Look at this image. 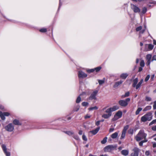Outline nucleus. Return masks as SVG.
I'll use <instances>...</instances> for the list:
<instances>
[{"mask_svg": "<svg viewBox=\"0 0 156 156\" xmlns=\"http://www.w3.org/2000/svg\"><path fill=\"white\" fill-rule=\"evenodd\" d=\"M119 108V107L117 105H114L112 108L107 109L105 112L108 113V114H104L102 115V117L105 119H107L109 118L112 115V112L115 111Z\"/></svg>", "mask_w": 156, "mask_h": 156, "instance_id": "obj_1", "label": "nucleus"}, {"mask_svg": "<svg viewBox=\"0 0 156 156\" xmlns=\"http://www.w3.org/2000/svg\"><path fill=\"white\" fill-rule=\"evenodd\" d=\"M117 147V145H110L106 146L104 148L105 152H111L112 151L115 150Z\"/></svg>", "mask_w": 156, "mask_h": 156, "instance_id": "obj_2", "label": "nucleus"}, {"mask_svg": "<svg viewBox=\"0 0 156 156\" xmlns=\"http://www.w3.org/2000/svg\"><path fill=\"white\" fill-rule=\"evenodd\" d=\"M99 89L94 90L91 94L90 96L88 98V99L90 100H97V98L96 96L98 94Z\"/></svg>", "mask_w": 156, "mask_h": 156, "instance_id": "obj_3", "label": "nucleus"}, {"mask_svg": "<svg viewBox=\"0 0 156 156\" xmlns=\"http://www.w3.org/2000/svg\"><path fill=\"white\" fill-rule=\"evenodd\" d=\"M145 137V134L144 133V131L140 130L138 133L136 137V139L137 141L143 139Z\"/></svg>", "mask_w": 156, "mask_h": 156, "instance_id": "obj_4", "label": "nucleus"}, {"mask_svg": "<svg viewBox=\"0 0 156 156\" xmlns=\"http://www.w3.org/2000/svg\"><path fill=\"white\" fill-rule=\"evenodd\" d=\"M130 99L129 98H127L125 100H119L118 103L121 106L125 107L128 105V102L130 101Z\"/></svg>", "mask_w": 156, "mask_h": 156, "instance_id": "obj_5", "label": "nucleus"}, {"mask_svg": "<svg viewBox=\"0 0 156 156\" xmlns=\"http://www.w3.org/2000/svg\"><path fill=\"white\" fill-rule=\"evenodd\" d=\"M77 75L80 83L81 80L86 78L87 76V74L84 73L83 71L80 70L78 71Z\"/></svg>", "mask_w": 156, "mask_h": 156, "instance_id": "obj_6", "label": "nucleus"}, {"mask_svg": "<svg viewBox=\"0 0 156 156\" xmlns=\"http://www.w3.org/2000/svg\"><path fill=\"white\" fill-rule=\"evenodd\" d=\"M122 113L121 111H119L115 115L114 117L112 119V120L114 121L122 117Z\"/></svg>", "mask_w": 156, "mask_h": 156, "instance_id": "obj_7", "label": "nucleus"}, {"mask_svg": "<svg viewBox=\"0 0 156 156\" xmlns=\"http://www.w3.org/2000/svg\"><path fill=\"white\" fill-rule=\"evenodd\" d=\"M5 129L8 132H12L14 130V126L12 123H9L5 126Z\"/></svg>", "mask_w": 156, "mask_h": 156, "instance_id": "obj_8", "label": "nucleus"}, {"mask_svg": "<svg viewBox=\"0 0 156 156\" xmlns=\"http://www.w3.org/2000/svg\"><path fill=\"white\" fill-rule=\"evenodd\" d=\"M146 28V26L144 25V28H143L142 26H140L139 27H136V32H139V37L141 35L143 34L145 31Z\"/></svg>", "mask_w": 156, "mask_h": 156, "instance_id": "obj_9", "label": "nucleus"}, {"mask_svg": "<svg viewBox=\"0 0 156 156\" xmlns=\"http://www.w3.org/2000/svg\"><path fill=\"white\" fill-rule=\"evenodd\" d=\"M147 60L148 65H149L151 61L154 60H156V55L154 56L151 59V55H147Z\"/></svg>", "mask_w": 156, "mask_h": 156, "instance_id": "obj_10", "label": "nucleus"}, {"mask_svg": "<svg viewBox=\"0 0 156 156\" xmlns=\"http://www.w3.org/2000/svg\"><path fill=\"white\" fill-rule=\"evenodd\" d=\"M130 5L131 9L134 12H140V9L136 5L132 4H131Z\"/></svg>", "mask_w": 156, "mask_h": 156, "instance_id": "obj_11", "label": "nucleus"}, {"mask_svg": "<svg viewBox=\"0 0 156 156\" xmlns=\"http://www.w3.org/2000/svg\"><path fill=\"white\" fill-rule=\"evenodd\" d=\"M1 146L3 151L6 156H10V153L9 152L7 151V148L6 145L4 144H2Z\"/></svg>", "mask_w": 156, "mask_h": 156, "instance_id": "obj_12", "label": "nucleus"}, {"mask_svg": "<svg viewBox=\"0 0 156 156\" xmlns=\"http://www.w3.org/2000/svg\"><path fill=\"white\" fill-rule=\"evenodd\" d=\"M133 151L134 153H131V156H138L139 153L140 151V149L137 147H135Z\"/></svg>", "mask_w": 156, "mask_h": 156, "instance_id": "obj_13", "label": "nucleus"}, {"mask_svg": "<svg viewBox=\"0 0 156 156\" xmlns=\"http://www.w3.org/2000/svg\"><path fill=\"white\" fill-rule=\"evenodd\" d=\"M123 81L122 80H120V81H117L115 83L113 86V87L115 88L118 87L121 84Z\"/></svg>", "mask_w": 156, "mask_h": 156, "instance_id": "obj_14", "label": "nucleus"}, {"mask_svg": "<svg viewBox=\"0 0 156 156\" xmlns=\"http://www.w3.org/2000/svg\"><path fill=\"white\" fill-rule=\"evenodd\" d=\"M13 125L17 126H21L22 124L18 119H15L13 120L12 121Z\"/></svg>", "mask_w": 156, "mask_h": 156, "instance_id": "obj_15", "label": "nucleus"}, {"mask_svg": "<svg viewBox=\"0 0 156 156\" xmlns=\"http://www.w3.org/2000/svg\"><path fill=\"white\" fill-rule=\"evenodd\" d=\"M100 129V127H98L94 130L90 131L89 133H91L93 135H95L98 133Z\"/></svg>", "mask_w": 156, "mask_h": 156, "instance_id": "obj_16", "label": "nucleus"}, {"mask_svg": "<svg viewBox=\"0 0 156 156\" xmlns=\"http://www.w3.org/2000/svg\"><path fill=\"white\" fill-rule=\"evenodd\" d=\"M138 82V79L137 78H136L133 80V83L132 86L133 87H135L136 89L137 83Z\"/></svg>", "mask_w": 156, "mask_h": 156, "instance_id": "obj_17", "label": "nucleus"}, {"mask_svg": "<svg viewBox=\"0 0 156 156\" xmlns=\"http://www.w3.org/2000/svg\"><path fill=\"white\" fill-rule=\"evenodd\" d=\"M152 119V113L151 112L147 113V120L150 121Z\"/></svg>", "mask_w": 156, "mask_h": 156, "instance_id": "obj_18", "label": "nucleus"}, {"mask_svg": "<svg viewBox=\"0 0 156 156\" xmlns=\"http://www.w3.org/2000/svg\"><path fill=\"white\" fill-rule=\"evenodd\" d=\"M128 76V75L127 73H123L121 74L120 75V78L122 79H125Z\"/></svg>", "mask_w": 156, "mask_h": 156, "instance_id": "obj_19", "label": "nucleus"}, {"mask_svg": "<svg viewBox=\"0 0 156 156\" xmlns=\"http://www.w3.org/2000/svg\"><path fill=\"white\" fill-rule=\"evenodd\" d=\"M119 132H115L111 135V137L113 139L116 138L118 135Z\"/></svg>", "mask_w": 156, "mask_h": 156, "instance_id": "obj_20", "label": "nucleus"}, {"mask_svg": "<svg viewBox=\"0 0 156 156\" xmlns=\"http://www.w3.org/2000/svg\"><path fill=\"white\" fill-rule=\"evenodd\" d=\"M121 154L124 156H127L129 154V151L126 150H122L121 151Z\"/></svg>", "mask_w": 156, "mask_h": 156, "instance_id": "obj_21", "label": "nucleus"}, {"mask_svg": "<svg viewBox=\"0 0 156 156\" xmlns=\"http://www.w3.org/2000/svg\"><path fill=\"white\" fill-rule=\"evenodd\" d=\"M0 117L2 120H4L5 119V116L3 112L0 111Z\"/></svg>", "mask_w": 156, "mask_h": 156, "instance_id": "obj_22", "label": "nucleus"}, {"mask_svg": "<svg viewBox=\"0 0 156 156\" xmlns=\"http://www.w3.org/2000/svg\"><path fill=\"white\" fill-rule=\"evenodd\" d=\"M146 121V114H145L143 116L141 117V118L140 122H145Z\"/></svg>", "mask_w": 156, "mask_h": 156, "instance_id": "obj_23", "label": "nucleus"}, {"mask_svg": "<svg viewBox=\"0 0 156 156\" xmlns=\"http://www.w3.org/2000/svg\"><path fill=\"white\" fill-rule=\"evenodd\" d=\"M143 81V80L141 79L139 83L137 84L136 89H138L140 87L141 84L142 83Z\"/></svg>", "mask_w": 156, "mask_h": 156, "instance_id": "obj_24", "label": "nucleus"}, {"mask_svg": "<svg viewBox=\"0 0 156 156\" xmlns=\"http://www.w3.org/2000/svg\"><path fill=\"white\" fill-rule=\"evenodd\" d=\"M64 132L69 135V136H71L74 134V133L72 131H65Z\"/></svg>", "mask_w": 156, "mask_h": 156, "instance_id": "obj_25", "label": "nucleus"}, {"mask_svg": "<svg viewBox=\"0 0 156 156\" xmlns=\"http://www.w3.org/2000/svg\"><path fill=\"white\" fill-rule=\"evenodd\" d=\"M129 128V126L128 125H127L124 127L122 131V132L126 133V131Z\"/></svg>", "mask_w": 156, "mask_h": 156, "instance_id": "obj_26", "label": "nucleus"}, {"mask_svg": "<svg viewBox=\"0 0 156 156\" xmlns=\"http://www.w3.org/2000/svg\"><path fill=\"white\" fill-rule=\"evenodd\" d=\"M129 95V92L128 91L125 93L124 95H122L121 96L122 98H124L128 97Z\"/></svg>", "mask_w": 156, "mask_h": 156, "instance_id": "obj_27", "label": "nucleus"}, {"mask_svg": "<svg viewBox=\"0 0 156 156\" xmlns=\"http://www.w3.org/2000/svg\"><path fill=\"white\" fill-rule=\"evenodd\" d=\"M107 137H105L101 141V143L102 144H104L106 143L107 141Z\"/></svg>", "mask_w": 156, "mask_h": 156, "instance_id": "obj_28", "label": "nucleus"}, {"mask_svg": "<svg viewBox=\"0 0 156 156\" xmlns=\"http://www.w3.org/2000/svg\"><path fill=\"white\" fill-rule=\"evenodd\" d=\"M40 32L41 33H45L47 31V29L45 28H42L39 30Z\"/></svg>", "mask_w": 156, "mask_h": 156, "instance_id": "obj_29", "label": "nucleus"}, {"mask_svg": "<svg viewBox=\"0 0 156 156\" xmlns=\"http://www.w3.org/2000/svg\"><path fill=\"white\" fill-rule=\"evenodd\" d=\"M142 109L141 108H139L136 112V115H138L139 113L142 110Z\"/></svg>", "mask_w": 156, "mask_h": 156, "instance_id": "obj_30", "label": "nucleus"}, {"mask_svg": "<svg viewBox=\"0 0 156 156\" xmlns=\"http://www.w3.org/2000/svg\"><path fill=\"white\" fill-rule=\"evenodd\" d=\"M126 133V132H122V134L120 138V139H122L125 137Z\"/></svg>", "mask_w": 156, "mask_h": 156, "instance_id": "obj_31", "label": "nucleus"}, {"mask_svg": "<svg viewBox=\"0 0 156 156\" xmlns=\"http://www.w3.org/2000/svg\"><path fill=\"white\" fill-rule=\"evenodd\" d=\"M101 69V66H98L95 68H94V71L96 72H99Z\"/></svg>", "mask_w": 156, "mask_h": 156, "instance_id": "obj_32", "label": "nucleus"}, {"mask_svg": "<svg viewBox=\"0 0 156 156\" xmlns=\"http://www.w3.org/2000/svg\"><path fill=\"white\" fill-rule=\"evenodd\" d=\"M81 101V98L80 97V95L77 98V99L76 101V102L77 103H79Z\"/></svg>", "mask_w": 156, "mask_h": 156, "instance_id": "obj_33", "label": "nucleus"}, {"mask_svg": "<svg viewBox=\"0 0 156 156\" xmlns=\"http://www.w3.org/2000/svg\"><path fill=\"white\" fill-rule=\"evenodd\" d=\"M73 137L74 139L76 140H80L79 136L77 135H73Z\"/></svg>", "mask_w": 156, "mask_h": 156, "instance_id": "obj_34", "label": "nucleus"}, {"mask_svg": "<svg viewBox=\"0 0 156 156\" xmlns=\"http://www.w3.org/2000/svg\"><path fill=\"white\" fill-rule=\"evenodd\" d=\"M154 47V45L152 44H149L148 46V49L149 50H151Z\"/></svg>", "mask_w": 156, "mask_h": 156, "instance_id": "obj_35", "label": "nucleus"}, {"mask_svg": "<svg viewBox=\"0 0 156 156\" xmlns=\"http://www.w3.org/2000/svg\"><path fill=\"white\" fill-rule=\"evenodd\" d=\"M98 109V108L97 106H95L94 107H91L89 108L90 110H97Z\"/></svg>", "mask_w": 156, "mask_h": 156, "instance_id": "obj_36", "label": "nucleus"}, {"mask_svg": "<svg viewBox=\"0 0 156 156\" xmlns=\"http://www.w3.org/2000/svg\"><path fill=\"white\" fill-rule=\"evenodd\" d=\"M98 82L99 84L101 85L105 83V80H98Z\"/></svg>", "mask_w": 156, "mask_h": 156, "instance_id": "obj_37", "label": "nucleus"}, {"mask_svg": "<svg viewBox=\"0 0 156 156\" xmlns=\"http://www.w3.org/2000/svg\"><path fill=\"white\" fill-rule=\"evenodd\" d=\"M140 66L144 67L145 65L144 61L143 60H142L140 63Z\"/></svg>", "mask_w": 156, "mask_h": 156, "instance_id": "obj_38", "label": "nucleus"}, {"mask_svg": "<svg viewBox=\"0 0 156 156\" xmlns=\"http://www.w3.org/2000/svg\"><path fill=\"white\" fill-rule=\"evenodd\" d=\"M87 73H93L94 71V69H87Z\"/></svg>", "mask_w": 156, "mask_h": 156, "instance_id": "obj_39", "label": "nucleus"}, {"mask_svg": "<svg viewBox=\"0 0 156 156\" xmlns=\"http://www.w3.org/2000/svg\"><path fill=\"white\" fill-rule=\"evenodd\" d=\"M146 142V140L145 139L144 140L140 141L139 143V145L140 146H142L143 145V143Z\"/></svg>", "mask_w": 156, "mask_h": 156, "instance_id": "obj_40", "label": "nucleus"}, {"mask_svg": "<svg viewBox=\"0 0 156 156\" xmlns=\"http://www.w3.org/2000/svg\"><path fill=\"white\" fill-rule=\"evenodd\" d=\"M0 110H3V111H5V109L4 106L1 104H0Z\"/></svg>", "mask_w": 156, "mask_h": 156, "instance_id": "obj_41", "label": "nucleus"}, {"mask_svg": "<svg viewBox=\"0 0 156 156\" xmlns=\"http://www.w3.org/2000/svg\"><path fill=\"white\" fill-rule=\"evenodd\" d=\"M128 133L131 135L133 134V129H130L128 131Z\"/></svg>", "mask_w": 156, "mask_h": 156, "instance_id": "obj_42", "label": "nucleus"}, {"mask_svg": "<svg viewBox=\"0 0 156 156\" xmlns=\"http://www.w3.org/2000/svg\"><path fill=\"white\" fill-rule=\"evenodd\" d=\"M88 105V103L86 102H83L82 103V105L83 106H86Z\"/></svg>", "mask_w": 156, "mask_h": 156, "instance_id": "obj_43", "label": "nucleus"}, {"mask_svg": "<svg viewBox=\"0 0 156 156\" xmlns=\"http://www.w3.org/2000/svg\"><path fill=\"white\" fill-rule=\"evenodd\" d=\"M82 139L83 140L85 141H87V138L84 134H83L82 136Z\"/></svg>", "mask_w": 156, "mask_h": 156, "instance_id": "obj_44", "label": "nucleus"}, {"mask_svg": "<svg viewBox=\"0 0 156 156\" xmlns=\"http://www.w3.org/2000/svg\"><path fill=\"white\" fill-rule=\"evenodd\" d=\"M5 116H8L10 115V113L8 112H3Z\"/></svg>", "mask_w": 156, "mask_h": 156, "instance_id": "obj_45", "label": "nucleus"}, {"mask_svg": "<svg viewBox=\"0 0 156 156\" xmlns=\"http://www.w3.org/2000/svg\"><path fill=\"white\" fill-rule=\"evenodd\" d=\"M153 108L154 109H156V101L154 102Z\"/></svg>", "mask_w": 156, "mask_h": 156, "instance_id": "obj_46", "label": "nucleus"}, {"mask_svg": "<svg viewBox=\"0 0 156 156\" xmlns=\"http://www.w3.org/2000/svg\"><path fill=\"white\" fill-rule=\"evenodd\" d=\"M146 12V7H144L142 10V13H145Z\"/></svg>", "mask_w": 156, "mask_h": 156, "instance_id": "obj_47", "label": "nucleus"}, {"mask_svg": "<svg viewBox=\"0 0 156 156\" xmlns=\"http://www.w3.org/2000/svg\"><path fill=\"white\" fill-rule=\"evenodd\" d=\"M79 109V107L77 106L76 107L74 110V111L77 112Z\"/></svg>", "mask_w": 156, "mask_h": 156, "instance_id": "obj_48", "label": "nucleus"}, {"mask_svg": "<svg viewBox=\"0 0 156 156\" xmlns=\"http://www.w3.org/2000/svg\"><path fill=\"white\" fill-rule=\"evenodd\" d=\"M144 41H143V42H140V45L141 46H143L144 44L145 47L146 46V44L144 43Z\"/></svg>", "mask_w": 156, "mask_h": 156, "instance_id": "obj_49", "label": "nucleus"}, {"mask_svg": "<svg viewBox=\"0 0 156 156\" xmlns=\"http://www.w3.org/2000/svg\"><path fill=\"white\" fill-rule=\"evenodd\" d=\"M101 122V121H98L96 122L95 123V125L96 126H98L100 125V122Z\"/></svg>", "mask_w": 156, "mask_h": 156, "instance_id": "obj_50", "label": "nucleus"}, {"mask_svg": "<svg viewBox=\"0 0 156 156\" xmlns=\"http://www.w3.org/2000/svg\"><path fill=\"white\" fill-rule=\"evenodd\" d=\"M143 67H142L141 66H140V67H139V70H138V72H141V71H142L143 70Z\"/></svg>", "mask_w": 156, "mask_h": 156, "instance_id": "obj_51", "label": "nucleus"}, {"mask_svg": "<svg viewBox=\"0 0 156 156\" xmlns=\"http://www.w3.org/2000/svg\"><path fill=\"white\" fill-rule=\"evenodd\" d=\"M151 98L150 97H147V101H151Z\"/></svg>", "mask_w": 156, "mask_h": 156, "instance_id": "obj_52", "label": "nucleus"}, {"mask_svg": "<svg viewBox=\"0 0 156 156\" xmlns=\"http://www.w3.org/2000/svg\"><path fill=\"white\" fill-rule=\"evenodd\" d=\"M62 5V4L60 0H59V7H58V10L60 9V8Z\"/></svg>", "mask_w": 156, "mask_h": 156, "instance_id": "obj_53", "label": "nucleus"}, {"mask_svg": "<svg viewBox=\"0 0 156 156\" xmlns=\"http://www.w3.org/2000/svg\"><path fill=\"white\" fill-rule=\"evenodd\" d=\"M151 129L154 131H156V125L155 126L152 127Z\"/></svg>", "mask_w": 156, "mask_h": 156, "instance_id": "obj_54", "label": "nucleus"}, {"mask_svg": "<svg viewBox=\"0 0 156 156\" xmlns=\"http://www.w3.org/2000/svg\"><path fill=\"white\" fill-rule=\"evenodd\" d=\"M147 2L151 4L153 3L154 2L152 1H150V0H147Z\"/></svg>", "mask_w": 156, "mask_h": 156, "instance_id": "obj_55", "label": "nucleus"}, {"mask_svg": "<svg viewBox=\"0 0 156 156\" xmlns=\"http://www.w3.org/2000/svg\"><path fill=\"white\" fill-rule=\"evenodd\" d=\"M83 134V131L80 130L79 132V134L80 135H81Z\"/></svg>", "mask_w": 156, "mask_h": 156, "instance_id": "obj_56", "label": "nucleus"}, {"mask_svg": "<svg viewBox=\"0 0 156 156\" xmlns=\"http://www.w3.org/2000/svg\"><path fill=\"white\" fill-rule=\"evenodd\" d=\"M114 128H110L109 129V132H112L114 131Z\"/></svg>", "mask_w": 156, "mask_h": 156, "instance_id": "obj_57", "label": "nucleus"}, {"mask_svg": "<svg viewBox=\"0 0 156 156\" xmlns=\"http://www.w3.org/2000/svg\"><path fill=\"white\" fill-rule=\"evenodd\" d=\"M90 116L89 115H87L85 116V119L89 118H90Z\"/></svg>", "mask_w": 156, "mask_h": 156, "instance_id": "obj_58", "label": "nucleus"}, {"mask_svg": "<svg viewBox=\"0 0 156 156\" xmlns=\"http://www.w3.org/2000/svg\"><path fill=\"white\" fill-rule=\"evenodd\" d=\"M154 75H153L151 77V80H153V79L154 77Z\"/></svg>", "mask_w": 156, "mask_h": 156, "instance_id": "obj_59", "label": "nucleus"}, {"mask_svg": "<svg viewBox=\"0 0 156 156\" xmlns=\"http://www.w3.org/2000/svg\"><path fill=\"white\" fill-rule=\"evenodd\" d=\"M151 108V106H147V109L150 110Z\"/></svg>", "mask_w": 156, "mask_h": 156, "instance_id": "obj_60", "label": "nucleus"}, {"mask_svg": "<svg viewBox=\"0 0 156 156\" xmlns=\"http://www.w3.org/2000/svg\"><path fill=\"white\" fill-rule=\"evenodd\" d=\"M152 123H153V124H155V123H156V119L153 120L152 121Z\"/></svg>", "mask_w": 156, "mask_h": 156, "instance_id": "obj_61", "label": "nucleus"}, {"mask_svg": "<svg viewBox=\"0 0 156 156\" xmlns=\"http://www.w3.org/2000/svg\"><path fill=\"white\" fill-rule=\"evenodd\" d=\"M153 147H156V143H154L153 144Z\"/></svg>", "mask_w": 156, "mask_h": 156, "instance_id": "obj_62", "label": "nucleus"}, {"mask_svg": "<svg viewBox=\"0 0 156 156\" xmlns=\"http://www.w3.org/2000/svg\"><path fill=\"white\" fill-rule=\"evenodd\" d=\"M150 77V75H148L147 76V81L149 79Z\"/></svg>", "mask_w": 156, "mask_h": 156, "instance_id": "obj_63", "label": "nucleus"}, {"mask_svg": "<svg viewBox=\"0 0 156 156\" xmlns=\"http://www.w3.org/2000/svg\"><path fill=\"white\" fill-rule=\"evenodd\" d=\"M147 155H151L149 151H147Z\"/></svg>", "mask_w": 156, "mask_h": 156, "instance_id": "obj_64", "label": "nucleus"}]
</instances>
